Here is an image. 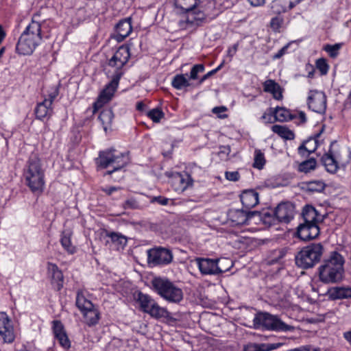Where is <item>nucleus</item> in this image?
Wrapping results in <instances>:
<instances>
[{"instance_id":"nucleus-8","label":"nucleus","mask_w":351,"mask_h":351,"mask_svg":"<svg viewBox=\"0 0 351 351\" xmlns=\"http://www.w3.org/2000/svg\"><path fill=\"white\" fill-rule=\"evenodd\" d=\"M114 152L115 149L113 148L101 151L99 153V157L96 159V163L102 169H106L111 165L113 166L112 171L106 172L108 175H111L113 172L123 168L129 162L127 153L115 155Z\"/></svg>"},{"instance_id":"nucleus-52","label":"nucleus","mask_w":351,"mask_h":351,"mask_svg":"<svg viewBox=\"0 0 351 351\" xmlns=\"http://www.w3.org/2000/svg\"><path fill=\"white\" fill-rule=\"evenodd\" d=\"M273 108H270L268 112H265L261 117V119L265 123H273L274 122V114L273 112Z\"/></svg>"},{"instance_id":"nucleus-29","label":"nucleus","mask_w":351,"mask_h":351,"mask_svg":"<svg viewBox=\"0 0 351 351\" xmlns=\"http://www.w3.org/2000/svg\"><path fill=\"white\" fill-rule=\"evenodd\" d=\"M270 9L273 14L280 15L292 8H289L288 0H274L270 4Z\"/></svg>"},{"instance_id":"nucleus-3","label":"nucleus","mask_w":351,"mask_h":351,"mask_svg":"<svg viewBox=\"0 0 351 351\" xmlns=\"http://www.w3.org/2000/svg\"><path fill=\"white\" fill-rule=\"evenodd\" d=\"M304 222L297 228L298 237L303 241H308L317 238L319 234L318 222L320 217L316 209L311 205H306L302 210Z\"/></svg>"},{"instance_id":"nucleus-24","label":"nucleus","mask_w":351,"mask_h":351,"mask_svg":"<svg viewBox=\"0 0 351 351\" xmlns=\"http://www.w3.org/2000/svg\"><path fill=\"white\" fill-rule=\"evenodd\" d=\"M263 90L266 93L272 94L273 97L277 100H280L282 98L280 85L273 80H267L263 83Z\"/></svg>"},{"instance_id":"nucleus-64","label":"nucleus","mask_w":351,"mask_h":351,"mask_svg":"<svg viewBox=\"0 0 351 351\" xmlns=\"http://www.w3.org/2000/svg\"><path fill=\"white\" fill-rule=\"evenodd\" d=\"M298 118L300 119V122L302 123H304L306 122V114L302 112V111H300L299 113H298Z\"/></svg>"},{"instance_id":"nucleus-46","label":"nucleus","mask_w":351,"mask_h":351,"mask_svg":"<svg viewBox=\"0 0 351 351\" xmlns=\"http://www.w3.org/2000/svg\"><path fill=\"white\" fill-rule=\"evenodd\" d=\"M52 328L55 338L66 332L64 326L60 320H53L52 322Z\"/></svg>"},{"instance_id":"nucleus-12","label":"nucleus","mask_w":351,"mask_h":351,"mask_svg":"<svg viewBox=\"0 0 351 351\" xmlns=\"http://www.w3.org/2000/svg\"><path fill=\"white\" fill-rule=\"evenodd\" d=\"M173 261V254L169 249L158 247L147 250V263L152 267L166 265Z\"/></svg>"},{"instance_id":"nucleus-13","label":"nucleus","mask_w":351,"mask_h":351,"mask_svg":"<svg viewBox=\"0 0 351 351\" xmlns=\"http://www.w3.org/2000/svg\"><path fill=\"white\" fill-rule=\"evenodd\" d=\"M111 78L110 82L105 86L104 88L99 95L97 100L93 104L94 112L102 108L104 105L108 103L113 97L114 94L118 88L120 80L119 79V77Z\"/></svg>"},{"instance_id":"nucleus-56","label":"nucleus","mask_w":351,"mask_h":351,"mask_svg":"<svg viewBox=\"0 0 351 351\" xmlns=\"http://www.w3.org/2000/svg\"><path fill=\"white\" fill-rule=\"evenodd\" d=\"M230 146H222L220 147V151L219 152V155L221 157H223V156H226V157L229 155L230 153Z\"/></svg>"},{"instance_id":"nucleus-4","label":"nucleus","mask_w":351,"mask_h":351,"mask_svg":"<svg viewBox=\"0 0 351 351\" xmlns=\"http://www.w3.org/2000/svg\"><path fill=\"white\" fill-rule=\"evenodd\" d=\"M24 176L26 184L32 193L38 195L43 193L45 184V171L36 156L29 158Z\"/></svg>"},{"instance_id":"nucleus-41","label":"nucleus","mask_w":351,"mask_h":351,"mask_svg":"<svg viewBox=\"0 0 351 351\" xmlns=\"http://www.w3.org/2000/svg\"><path fill=\"white\" fill-rule=\"evenodd\" d=\"M317 162L315 158L306 160L299 165V171L301 172L308 173L315 169Z\"/></svg>"},{"instance_id":"nucleus-43","label":"nucleus","mask_w":351,"mask_h":351,"mask_svg":"<svg viewBox=\"0 0 351 351\" xmlns=\"http://www.w3.org/2000/svg\"><path fill=\"white\" fill-rule=\"evenodd\" d=\"M265 164L264 154L259 149L255 150L254 167L261 169Z\"/></svg>"},{"instance_id":"nucleus-14","label":"nucleus","mask_w":351,"mask_h":351,"mask_svg":"<svg viewBox=\"0 0 351 351\" xmlns=\"http://www.w3.org/2000/svg\"><path fill=\"white\" fill-rule=\"evenodd\" d=\"M326 96L322 91L310 90L307 99L308 107L312 111L323 114L326 110Z\"/></svg>"},{"instance_id":"nucleus-19","label":"nucleus","mask_w":351,"mask_h":351,"mask_svg":"<svg viewBox=\"0 0 351 351\" xmlns=\"http://www.w3.org/2000/svg\"><path fill=\"white\" fill-rule=\"evenodd\" d=\"M48 273L51 276V284L54 289L60 291L63 287L64 276L56 264L48 263L47 264Z\"/></svg>"},{"instance_id":"nucleus-37","label":"nucleus","mask_w":351,"mask_h":351,"mask_svg":"<svg viewBox=\"0 0 351 351\" xmlns=\"http://www.w3.org/2000/svg\"><path fill=\"white\" fill-rule=\"evenodd\" d=\"M277 346L274 343H249L244 347V351H271Z\"/></svg>"},{"instance_id":"nucleus-16","label":"nucleus","mask_w":351,"mask_h":351,"mask_svg":"<svg viewBox=\"0 0 351 351\" xmlns=\"http://www.w3.org/2000/svg\"><path fill=\"white\" fill-rule=\"evenodd\" d=\"M259 214L258 211H250L245 209H230L228 212V217L232 223V226H241L247 223L252 217Z\"/></svg>"},{"instance_id":"nucleus-35","label":"nucleus","mask_w":351,"mask_h":351,"mask_svg":"<svg viewBox=\"0 0 351 351\" xmlns=\"http://www.w3.org/2000/svg\"><path fill=\"white\" fill-rule=\"evenodd\" d=\"M271 130L285 140H293L295 138L294 132L285 125H274Z\"/></svg>"},{"instance_id":"nucleus-28","label":"nucleus","mask_w":351,"mask_h":351,"mask_svg":"<svg viewBox=\"0 0 351 351\" xmlns=\"http://www.w3.org/2000/svg\"><path fill=\"white\" fill-rule=\"evenodd\" d=\"M52 112L50 101H43L38 104L35 109V114L37 119L42 120Z\"/></svg>"},{"instance_id":"nucleus-23","label":"nucleus","mask_w":351,"mask_h":351,"mask_svg":"<svg viewBox=\"0 0 351 351\" xmlns=\"http://www.w3.org/2000/svg\"><path fill=\"white\" fill-rule=\"evenodd\" d=\"M199 0H174V5L178 13L193 11L198 5Z\"/></svg>"},{"instance_id":"nucleus-31","label":"nucleus","mask_w":351,"mask_h":351,"mask_svg":"<svg viewBox=\"0 0 351 351\" xmlns=\"http://www.w3.org/2000/svg\"><path fill=\"white\" fill-rule=\"evenodd\" d=\"M60 243L68 253L73 254L76 252L75 247L71 243V232L70 231L64 230L62 232Z\"/></svg>"},{"instance_id":"nucleus-49","label":"nucleus","mask_w":351,"mask_h":351,"mask_svg":"<svg viewBox=\"0 0 351 351\" xmlns=\"http://www.w3.org/2000/svg\"><path fill=\"white\" fill-rule=\"evenodd\" d=\"M123 208L124 209H138L140 204L136 198L130 197L124 202Z\"/></svg>"},{"instance_id":"nucleus-50","label":"nucleus","mask_w":351,"mask_h":351,"mask_svg":"<svg viewBox=\"0 0 351 351\" xmlns=\"http://www.w3.org/2000/svg\"><path fill=\"white\" fill-rule=\"evenodd\" d=\"M60 345L64 349H69L71 347V342L66 333L62 334L56 337Z\"/></svg>"},{"instance_id":"nucleus-11","label":"nucleus","mask_w":351,"mask_h":351,"mask_svg":"<svg viewBox=\"0 0 351 351\" xmlns=\"http://www.w3.org/2000/svg\"><path fill=\"white\" fill-rule=\"evenodd\" d=\"M295 206L290 202H284L278 205L272 214L269 213H263L264 223H270L269 219H276L279 222L288 223L294 216Z\"/></svg>"},{"instance_id":"nucleus-51","label":"nucleus","mask_w":351,"mask_h":351,"mask_svg":"<svg viewBox=\"0 0 351 351\" xmlns=\"http://www.w3.org/2000/svg\"><path fill=\"white\" fill-rule=\"evenodd\" d=\"M317 69L320 71L322 75H326L328 71V65L324 58H319L316 62Z\"/></svg>"},{"instance_id":"nucleus-44","label":"nucleus","mask_w":351,"mask_h":351,"mask_svg":"<svg viewBox=\"0 0 351 351\" xmlns=\"http://www.w3.org/2000/svg\"><path fill=\"white\" fill-rule=\"evenodd\" d=\"M341 47L342 43H336L335 45H326L324 49L331 58H336Z\"/></svg>"},{"instance_id":"nucleus-17","label":"nucleus","mask_w":351,"mask_h":351,"mask_svg":"<svg viewBox=\"0 0 351 351\" xmlns=\"http://www.w3.org/2000/svg\"><path fill=\"white\" fill-rule=\"evenodd\" d=\"M195 262L202 274L218 275L217 261L208 258H197Z\"/></svg>"},{"instance_id":"nucleus-39","label":"nucleus","mask_w":351,"mask_h":351,"mask_svg":"<svg viewBox=\"0 0 351 351\" xmlns=\"http://www.w3.org/2000/svg\"><path fill=\"white\" fill-rule=\"evenodd\" d=\"M106 236L109 237L111 241L116 243L119 246H125L127 243V239L125 237L121 234L114 232H106Z\"/></svg>"},{"instance_id":"nucleus-54","label":"nucleus","mask_w":351,"mask_h":351,"mask_svg":"<svg viewBox=\"0 0 351 351\" xmlns=\"http://www.w3.org/2000/svg\"><path fill=\"white\" fill-rule=\"evenodd\" d=\"M152 202H157L160 205H167L169 202V198H167V197H162V196H156V197H154L152 198Z\"/></svg>"},{"instance_id":"nucleus-20","label":"nucleus","mask_w":351,"mask_h":351,"mask_svg":"<svg viewBox=\"0 0 351 351\" xmlns=\"http://www.w3.org/2000/svg\"><path fill=\"white\" fill-rule=\"evenodd\" d=\"M240 198L243 207L247 210H250L259 202L258 193L252 189L243 191Z\"/></svg>"},{"instance_id":"nucleus-32","label":"nucleus","mask_w":351,"mask_h":351,"mask_svg":"<svg viewBox=\"0 0 351 351\" xmlns=\"http://www.w3.org/2000/svg\"><path fill=\"white\" fill-rule=\"evenodd\" d=\"M322 160L328 172L335 173L337 171L338 162L335 159L330 150L322 156Z\"/></svg>"},{"instance_id":"nucleus-45","label":"nucleus","mask_w":351,"mask_h":351,"mask_svg":"<svg viewBox=\"0 0 351 351\" xmlns=\"http://www.w3.org/2000/svg\"><path fill=\"white\" fill-rule=\"evenodd\" d=\"M147 114V117L155 123H158L164 117L163 112L158 108H154L149 110Z\"/></svg>"},{"instance_id":"nucleus-18","label":"nucleus","mask_w":351,"mask_h":351,"mask_svg":"<svg viewBox=\"0 0 351 351\" xmlns=\"http://www.w3.org/2000/svg\"><path fill=\"white\" fill-rule=\"evenodd\" d=\"M173 189L178 193L184 192L192 185L193 180L188 173H177L171 180Z\"/></svg>"},{"instance_id":"nucleus-63","label":"nucleus","mask_w":351,"mask_h":351,"mask_svg":"<svg viewBox=\"0 0 351 351\" xmlns=\"http://www.w3.org/2000/svg\"><path fill=\"white\" fill-rule=\"evenodd\" d=\"M289 3V8H293L298 4L300 3L304 0H288Z\"/></svg>"},{"instance_id":"nucleus-53","label":"nucleus","mask_w":351,"mask_h":351,"mask_svg":"<svg viewBox=\"0 0 351 351\" xmlns=\"http://www.w3.org/2000/svg\"><path fill=\"white\" fill-rule=\"evenodd\" d=\"M226 178L230 181L237 182L240 179V175L238 171H226Z\"/></svg>"},{"instance_id":"nucleus-57","label":"nucleus","mask_w":351,"mask_h":351,"mask_svg":"<svg viewBox=\"0 0 351 351\" xmlns=\"http://www.w3.org/2000/svg\"><path fill=\"white\" fill-rule=\"evenodd\" d=\"M289 46V44L286 45L282 48H281L274 56V59H279L287 51L288 47Z\"/></svg>"},{"instance_id":"nucleus-22","label":"nucleus","mask_w":351,"mask_h":351,"mask_svg":"<svg viewBox=\"0 0 351 351\" xmlns=\"http://www.w3.org/2000/svg\"><path fill=\"white\" fill-rule=\"evenodd\" d=\"M324 128L322 129L319 133L317 134L315 137L311 138L303 144H302L298 148V153L304 156L315 151L317 147V138L320 136L323 132Z\"/></svg>"},{"instance_id":"nucleus-48","label":"nucleus","mask_w":351,"mask_h":351,"mask_svg":"<svg viewBox=\"0 0 351 351\" xmlns=\"http://www.w3.org/2000/svg\"><path fill=\"white\" fill-rule=\"evenodd\" d=\"M284 22V19L280 15H278L275 17H273L270 21V27L275 32H279L282 23Z\"/></svg>"},{"instance_id":"nucleus-26","label":"nucleus","mask_w":351,"mask_h":351,"mask_svg":"<svg viewBox=\"0 0 351 351\" xmlns=\"http://www.w3.org/2000/svg\"><path fill=\"white\" fill-rule=\"evenodd\" d=\"M329 298L332 300H339L351 298V288L337 287L328 291Z\"/></svg>"},{"instance_id":"nucleus-9","label":"nucleus","mask_w":351,"mask_h":351,"mask_svg":"<svg viewBox=\"0 0 351 351\" xmlns=\"http://www.w3.org/2000/svg\"><path fill=\"white\" fill-rule=\"evenodd\" d=\"M134 300L139 305L140 309L151 317L156 319L167 318L169 315L168 311L161 307L148 294L143 293L141 291H136L133 293Z\"/></svg>"},{"instance_id":"nucleus-33","label":"nucleus","mask_w":351,"mask_h":351,"mask_svg":"<svg viewBox=\"0 0 351 351\" xmlns=\"http://www.w3.org/2000/svg\"><path fill=\"white\" fill-rule=\"evenodd\" d=\"M187 74H177L171 81L172 86L176 90H183L191 86Z\"/></svg>"},{"instance_id":"nucleus-7","label":"nucleus","mask_w":351,"mask_h":351,"mask_svg":"<svg viewBox=\"0 0 351 351\" xmlns=\"http://www.w3.org/2000/svg\"><path fill=\"white\" fill-rule=\"evenodd\" d=\"M254 327L262 330L286 332L293 327L283 322L277 315L267 312L257 313L253 319Z\"/></svg>"},{"instance_id":"nucleus-27","label":"nucleus","mask_w":351,"mask_h":351,"mask_svg":"<svg viewBox=\"0 0 351 351\" xmlns=\"http://www.w3.org/2000/svg\"><path fill=\"white\" fill-rule=\"evenodd\" d=\"M85 323L88 326L97 325L100 319V312L95 306L82 313Z\"/></svg>"},{"instance_id":"nucleus-58","label":"nucleus","mask_w":351,"mask_h":351,"mask_svg":"<svg viewBox=\"0 0 351 351\" xmlns=\"http://www.w3.org/2000/svg\"><path fill=\"white\" fill-rule=\"evenodd\" d=\"M215 73H216V70H212L209 72H208L206 74H205L204 76H202L199 82H198V84L200 85L202 84L206 80H207L208 77H210V76H212L213 75H214Z\"/></svg>"},{"instance_id":"nucleus-38","label":"nucleus","mask_w":351,"mask_h":351,"mask_svg":"<svg viewBox=\"0 0 351 351\" xmlns=\"http://www.w3.org/2000/svg\"><path fill=\"white\" fill-rule=\"evenodd\" d=\"M326 184L321 180H313L306 183V189L309 192H322L324 190Z\"/></svg>"},{"instance_id":"nucleus-47","label":"nucleus","mask_w":351,"mask_h":351,"mask_svg":"<svg viewBox=\"0 0 351 351\" xmlns=\"http://www.w3.org/2000/svg\"><path fill=\"white\" fill-rule=\"evenodd\" d=\"M205 69L204 65L202 64H195L190 72V80H197L198 78V74L204 72Z\"/></svg>"},{"instance_id":"nucleus-6","label":"nucleus","mask_w":351,"mask_h":351,"mask_svg":"<svg viewBox=\"0 0 351 351\" xmlns=\"http://www.w3.org/2000/svg\"><path fill=\"white\" fill-rule=\"evenodd\" d=\"M130 56L128 47L121 46L119 47L112 58L104 66V71L108 77H119L120 80L123 75V67L128 62Z\"/></svg>"},{"instance_id":"nucleus-60","label":"nucleus","mask_w":351,"mask_h":351,"mask_svg":"<svg viewBox=\"0 0 351 351\" xmlns=\"http://www.w3.org/2000/svg\"><path fill=\"white\" fill-rule=\"evenodd\" d=\"M58 90L57 89H56V90H54V91L53 93H51L49 95V98L48 99H45L44 101H51V106L53 100L58 96Z\"/></svg>"},{"instance_id":"nucleus-2","label":"nucleus","mask_w":351,"mask_h":351,"mask_svg":"<svg viewBox=\"0 0 351 351\" xmlns=\"http://www.w3.org/2000/svg\"><path fill=\"white\" fill-rule=\"evenodd\" d=\"M34 16L32 22L21 35L16 46V51L20 55H30L42 40L41 23L35 21Z\"/></svg>"},{"instance_id":"nucleus-61","label":"nucleus","mask_w":351,"mask_h":351,"mask_svg":"<svg viewBox=\"0 0 351 351\" xmlns=\"http://www.w3.org/2000/svg\"><path fill=\"white\" fill-rule=\"evenodd\" d=\"M248 1L254 7L261 6L265 3V0H248Z\"/></svg>"},{"instance_id":"nucleus-21","label":"nucleus","mask_w":351,"mask_h":351,"mask_svg":"<svg viewBox=\"0 0 351 351\" xmlns=\"http://www.w3.org/2000/svg\"><path fill=\"white\" fill-rule=\"evenodd\" d=\"M132 31L130 18L121 20L116 25V40L123 41Z\"/></svg>"},{"instance_id":"nucleus-5","label":"nucleus","mask_w":351,"mask_h":351,"mask_svg":"<svg viewBox=\"0 0 351 351\" xmlns=\"http://www.w3.org/2000/svg\"><path fill=\"white\" fill-rule=\"evenodd\" d=\"M151 283L152 289L169 302L179 303L183 299L182 289L167 278L156 277Z\"/></svg>"},{"instance_id":"nucleus-55","label":"nucleus","mask_w":351,"mask_h":351,"mask_svg":"<svg viewBox=\"0 0 351 351\" xmlns=\"http://www.w3.org/2000/svg\"><path fill=\"white\" fill-rule=\"evenodd\" d=\"M227 108L225 106H217L213 108L212 112L214 114H218L220 118H225L226 114L221 115V113L226 111Z\"/></svg>"},{"instance_id":"nucleus-42","label":"nucleus","mask_w":351,"mask_h":351,"mask_svg":"<svg viewBox=\"0 0 351 351\" xmlns=\"http://www.w3.org/2000/svg\"><path fill=\"white\" fill-rule=\"evenodd\" d=\"M287 254L286 248H280L273 250L270 254V263L271 264L279 262Z\"/></svg>"},{"instance_id":"nucleus-25","label":"nucleus","mask_w":351,"mask_h":351,"mask_svg":"<svg viewBox=\"0 0 351 351\" xmlns=\"http://www.w3.org/2000/svg\"><path fill=\"white\" fill-rule=\"evenodd\" d=\"M186 15L183 19H180L178 22L179 27L182 29L194 27L199 24V20L195 16V12L193 11L189 12H183Z\"/></svg>"},{"instance_id":"nucleus-30","label":"nucleus","mask_w":351,"mask_h":351,"mask_svg":"<svg viewBox=\"0 0 351 351\" xmlns=\"http://www.w3.org/2000/svg\"><path fill=\"white\" fill-rule=\"evenodd\" d=\"M273 111L275 121H288L297 117L296 115L292 114L289 110L285 108L277 107L273 109Z\"/></svg>"},{"instance_id":"nucleus-1","label":"nucleus","mask_w":351,"mask_h":351,"mask_svg":"<svg viewBox=\"0 0 351 351\" xmlns=\"http://www.w3.org/2000/svg\"><path fill=\"white\" fill-rule=\"evenodd\" d=\"M345 260L336 251L330 252L318 268L319 278L324 283H337L343 278Z\"/></svg>"},{"instance_id":"nucleus-34","label":"nucleus","mask_w":351,"mask_h":351,"mask_svg":"<svg viewBox=\"0 0 351 351\" xmlns=\"http://www.w3.org/2000/svg\"><path fill=\"white\" fill-rule=\"evenodd\" d=\"M113 119L114 114L111 109H104L100 112L99 119L105 132H107L108 129L110 128Z\"/></svg>"},{"instance_id":"nucleus-36","label":"nucleus","mask_w":351,"mask_h":351,"mask_svg":"<svg viewBox=\"0 0 351 351\" xmlns=\"http://www.w3.org/2000/svg\"><path fill=\"white\" fill-rule=\"evenodd\" d=\"M75 304L82 313L95 306L94 304L90 300H87L82 293L80 291L77 293Z\"/></svg>"},{"instance_id":"nucleus-59","label":"nucleus","mask_w":351,"mask_h":351,"mask_svg":"<svg viewBox=\"0 0 351 351\" xmlns=\"http://www.w3.org/2000/svg\"><path fill=\"white\" fill-rule=\"evenodd\" d=\"M120 187H116V186H110L108 188L103 189V191L105 192L107 195H110L112 194L113 192L117 191L118 190H120Z\"/></svg>"},{"instance_id":"nucleus-62","label":"nucleus","mask_w":351,"mask_h":351,"mask_svg":"<svg viewBox=\"0 0 351 351\" xmlns=\"http://www.w3.org/2000/svg\"><path fill=\"white\" fill-rule=\"evenodd\" d=\"M344 339L348 342L351 346V330L343 333Z\"/></svg>"},{"instance_id":"nucleus-40","label":"nucleus","mask_w":351,"mask_h":351,"mask_svg":"<svg viewBox=\"0 0 351 351\" xmlns=\"http://www.w3.org/2000/svg\"><path fill=\"white\" fill-rule=\"evenodd\" d=\"M216 261H217V266L219 269L217 271L218 274L228 271L233 265L231 260L227 258H216Z\"/></svg>"},{"instance_id":"nucleus-10","label":"nucleus","mask_w":351,"mask_h":351,"mask_svg":"<svg viewBox=\"0 0 351 351\" xmlns=\"http://www.w3.org/2000/svg\"><path fill=\"white\" fill-rule=\"evenodd\" d=\"M323 252L324 247L321 243L308 245L295 256V263L302 269L311 268L320 261Z\"/></svg>"},{"instance_id":"nucleus-15","label":"nucleus","mask_w":351,"mask_h":351,"mask_svg":"<svg viewBox=\"0 0 351 351\" xmlns=\"http://www.w3.org/2000/svg\"><path fill=\"white\" fill-rule=\"evenodd\" d=\"M0 337L4 343H8L15 339L12 322L5 312H0Z\"/></svg>"}]
</instances>
